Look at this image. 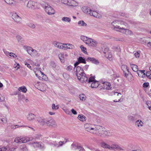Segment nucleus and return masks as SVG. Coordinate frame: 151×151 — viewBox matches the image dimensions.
<instances>
[{"label":"nucleus","mask_w":151,"mask_h":151,"mask_svg":"<svg viewBox=\"0 0 151 151\" xmlns=\"http://www.w3.org/2000/svg\"><path fill=\"white\" fill-rule=\"evenodd\" d=\"M86 131L91 134L104 137L109 135V132L105 130V128L100 125L86 123L84 126Z\"/></svg>","instance_id":"1"},{"label":"nucleus","mask_w":151,"mask_h":151,"mask_svg":"<svg viewBox=\"0 0 151 151\" xmlns=\"http://www.w3.org/2000/svg\"><path fill=\"white\" fill-rule=\"evenodd\" d=\"M113 29L115 30L121 32L128 35H131L132 34V31L125 28L127 23L121 20H116L111 23Z\"/></svg>","instance_id":"2"},{"label":"nucleus","mask_w":151,"mask_h":151,"mask_svg":"<svg viewBox=\"0 0 151 151\" xmlns=\"http://www.w3.org/2000/svg\"><path fill=\"white\" fill-rule=\"evenodd\" d=\"M81 39L87 45L93 47H96L98 45L97 42L92 38L86 36L81 35L80 36Z\"/></svg>","instance_id":"3"},{"label":"nucleus","mask_w":151,"mask_h":151,"mask_svg":"<svg viewBox=\"0 0 151 151\" xmlns=\"http://www.w3.org/2000/svg\"><path fill=\"white\" fill-rule=\"evenodd\" d=\"M100 145L103 148L110 150H120L122 149L119 145L116 143H113L110 145L105 142H102L101 143Z\"/></svg>","instance_id":"4"},{"label":"nucleus","mask_w":151,"mask_h":151,"mask_svg":"<svg viewBox=\"0 0 151 151\" xmlns=\"http://www.w3.org/2000/svg\"><path fill=\"white\" fill-rule=\"evenodd\" d=\"M24 49L26 50L28 53L32 56L37 57H39L40 54L39 52L36 50L33 49L32 47L25 45L23 47Z\"/></svg>","instance_id":"5"},{"label":"nucleus","mask_w":151,"mask_h":151,"mask_svg":"<svg viewBox=\"0 0 151 151\" xmlns=\"http://www.w3.org/2000/svg\"><path fill=\"white\" fill-rule=\"evenodd\" d=\"M32 139L33 138L30 137H17L15 139L14 142L17 143H25Z\"/></svg>","instance_id":"6"},{"label":"nucleus","mask_w":151,"mask_h":151,"mask_svg":"<svg viewBox=\"0 0 151 151\" xmlns=\"http://www.w3.org/2000/svg\"><path fill=\"white\" fill-rule=\"evenodd\" d=\"M27 7L29 9H34L39 8V4L37 2L30 0L28 2Z\"/></svg>","instance_id":"7"},{"label":"nucleus","mask_w":151,"mask_h":151,"mask_svg":"<svg viewBox=\"0 0 151 151\" xmlns=\"http://www.w3.org/2000/svg\"><path fill=\"white\" fill-rule=\"evenodd\" d=\"M44 8L45 11L48 15H53L55 13L54 9L50 6L48 4L45 5Z\"/></svg>","instance_id":"8"},{"label":"nucleus","mask_w":151,"mask_h":151,"mask_svg":"<svg viewBox=\"0 0 151 151\" xmlns=\"http://www.w3.org/2000/svg\"><path fill=\"white\" fill-rule=\"evenodd\" d=\"M78 77L77 78L80 82L83 84L88 83V78L86 76L85 74L84 73Z\"/></svg>","instance_id":"9"},{"label":"nucleus","mask_w":151,"mask_h":151,"mask_svg":"<svg viewBox=\"0 0 151 151\" xmlns=\"http://www.w3.org/2000/svg\"><path fill=\"white\" fill-rule=\"evenodd\" d=\"M76 73L77 77L84 73L83 68L80 66L76 67Z\"/></svg>","instance_id":"10"},{"label":"nucleus","mask_w":151,"mask_h":151,"mask_svg":"<svg viewBox=\"0 0 151 151\" xmlns=\"http://www.w3.org/2000/svg\"><path fill=\"white\" fill-rule=\"evenodd\" d=\"M12 17L14 20L17 22H19L21 21V19L20 17L16 13H12Z\"/></svg>","instance_id":"11"},{"label":"nucleus","mask_w":151,"mask_h":151,"mask_svg":"<svg viewBox=\"0 0 151 151\" xmlns=\"http://www.w3.org/2000/svg\"><path fill=\"white\" fill-rule=\"evenodd\" d=\"M86 60L88 62H91L92 63L96 65L99 63V60L93 57H88L86 59Z\"/></svg>","instance_id":"12"},{"label":"nucleus","mask_w":151,"mask_h":151,"mask_svg":"<svg viewBox=\"0 0 151 151\" xmlns=\"http://www.w3.org/2000/svg\"><path fill=\"white\" fill-rule=\"evenodd\" d=\"M78 2L74 0H68V6L73 7H76L78 6Z\"/></svg>","instance_id":"13"},{"label":"nucleus","mask_w":151,"mask_h":151,"mask_svg":"<svg viewBox=\"0 0 151 151\" xmlns=\"http://www.w3.org/2000/svg\"><path fill=\"white\" fill-rule=\"evenodd\" d=\"M68 56V55L66 53H61L58 55V57L61 62L62 63L65 62V59Z\"/></svg>","instance_id":"14"},{"label":"nucleus","mask_w":151,"mask_h":151,"mask_svg":"<svg viewBox=\"0 0 151 151\" xmlns=\"http://www.w3.org/2000/svg\"><path fill=\"white\" fill-rule=\"evenodd\" d=\"M33 71L36 76L41 80L42 78L39 76V75H40L41 73H42V72L40 71V68H35L34 69Z\"/></svg>","instance_id":"15"},{"label":"nucleus","mask_w":151,"mask_h":151,"mask_svg":"<svg viewBox=\"0 0 151 151\" xmlns=\"http://www.w3.org/2000/svg\"><path fill=\"white\" fill-rule=\"evenodd\" d=\"M81 9L83 12L89 14H90L92 10L89 7L86 6L82 7Z\"/></svg>","instance_id":"16"},{"label":"nucleus","mask_w":151,"mask_h":151,"mask_svg":"<svg viewBox=\"0 0 151 151\" xmlns=\"http://www.w3.org/2000/svg\"><path fill=\"white\" fill-rule=\"evenodd\" d=\"M71 148L73 149H76L78 151H85L84 149L81 146H77L74 144L71 145Z\"/></svg>","instance_id":"17"},{"label":"nucleus","mask_w":151,"mask_h":151,"mask_svg":"<svg viewBox=\"0 0 151 151\" xmlns=\"http://www.w3.org/2000/svg\"><path fill=\"white\" fill-rule=\"evenodd\" d=\"M32 144L34 148H40L41 149H43L45 147L43 144H40L37 142H35Z\"/></svg>","instance_id":"18"},{"label":"nucleus","mask_w":151,"mask_h":151,"mask_svg":"<svg viewBox=\"0 0 151 151\" xmlns=\"http://www.w3.org/2000/svg\"><path fill=\"white\" fill-rule=\"evenodd\" d=\"M90 15L91 16H93L97 18L101 17V15L100 14L98 13L97 12L93 10H91L90 14Z\"/></svg>","instance_id":"19"},{"label":"nucleus","mask_w":151,"mask_h":151,"mask_svg":"<svg viewBox=\"0 0 151 151\" xmlns=\"http://www.w3.org/2000/svg\"><path fill=\"white\" fill-rule=\"evenodd\" d=\"M47 86L44 83H40L38 87V88L40 91H43L46 89Z\"/></svg>","instance_id":"20"},{"label":"nucleus","mask_w":151,"mask_h":151,"mask_svg":"<svg viewBox=\"0 0 151 151\" xmlns=\"http://www.w3.org/2000/svg\"><path fill=\"white\" fill-rule=\"evenodd\" d=\"M103 84L104 89L107 90H109L111 89V84L110 83L106 82L104 83Z\"/></svg>","instance_id":"21"},{"label":"nucleus","mask_w":151,"mask_h":151,"mask_svg":"<svg viewBox=\"0 0 151 151\" xmlns=\"http://www.w3.org/2000/svg\"><path fill=\"white\" fill-rule=\"evenodd\" d=\"M53 45L56 47L61 49L62 43L57 41H54L52 42Z\"/></svg>","instance_id":"22"},{"label":"nucleus","mask_w":151,"mask_h":151,"mask_svg":"<svg viewBox=\"0 0 151 151\" xmlns=\"http://www.w3.org/2000/svg\"><path fill=\"white\" fill-rule=\"evenodd\" d=\"M144 124L143 122L139 119L137 120L135 122L136 126L138 128H141L142 127Z\"/></svg>","instance_id":"23"},{"label":"nucleus","mask_w":151,"mask_h":151,"mask_svg":"<svg viewBox=\"0 0 151 151\" xmlns=\"http://www.w3.org/2000/svg\"><path fill=\"white\" fill-rule=\"evenodd\" d=\"M78 26L80 27H86L87 26V24L83 20H80L78 22Z\"/></svg>","instance_id":"24"},{"label":"nucleus","mask_w":151,"mask_h":151,"mask_svg":"<svg viewBox=\"0 0 151 151\" xmlns=\"http://www.w3.org/2000/svg\"><path fill=\"white\" fill-rule=\"evenodd\" d=\"M35 116L34 114L30 113L27 115V118L28 120L31 121H33L35 119Z\"/></svg>","instance_id":"25"},{"label":"nucleus","mask_w":151,"mask_h":151,"mask_svg":"<svg viewBox=\"0 0 151 151\" xmlns=\"http://www.w3.org/2000/svg\"><path fill=\"white\" fill-rule=\"evenodd\" d=\"M121 68L123 71L124 74L125 73H128L129 72V69L126 65H122Z\"/></svg>","instance_id":"26"},{"label":"nucleus","mask_w":151,"mask_h":151,"mask_svg":"<svg viewBox=\"0 0 151 151\" xmlns=\"http://www.w3.org/2000/svg\"><path fill=\"white\" fill-rule=\"evenodd\" d=\"M145 71V70H138L137 73L140 77L144 78L145 76V74L144 73Z\"/></svg>","instance_id":"27"},{"label":"nucleus","mask_w":151,"mask_h":151,"mask_svg":"<svg viewBox=\"0 0 151 151\" xmlns=\"http://www.w3.org/2000/svg\"><path fill=\"white\" fill-rule=\"evenodd\" d=\"M62 21L64 22L70 23L71 22V19L69 17H64L62 18Z\"/></svg>","instance_id":"28"},{"label":"nucleus","mask_w":151,"mask_h":151,"mask_svg":"<svg viewBox=\"0 0 151 151\" xmlns=\"http://www.w3.org/2000/svg\"><path fill=\"white\" fill-rule=\"evenodd\" d=\"M38 122L42 125H43L47 123L44 119L39 118L37 119Z\"/></svg>","instance_id":"29"},{"label":"nucleus","mask_w":151,"mask_h":151,"mask_svg":"<svg viewBox=\"0 0 151 151\" xmlns=\"http://www.w3.org/2000/svg\"><path fill=\"white\" fill-rule=\"evenodd\" d=\"M78 119L82 122L86 121V116L82 114L79 115L78 116Z\"/></svg>","instance_id":"30"},{"label":"nucleus","mask_w":151,"mask_h":151,"mask_svg":"<svg viewBox=\"0 0 151 151\" xmlns=\"http://www.w3.org/2000/svg\"><path fill=\"white\" fill-rule=\"evenodd\" d=\"M124 75L126 77L129 81H131L133 78V76L132 74L129 72L128 73H125Z\"/></svg>","instance_id":"31"},{"label":"nucleus","mask_w":151,"mask_h":151,"mask_svg":"<svg viewBox=\"0 0 151 151\" xmlns=\"http://www.w3.org/2000/svg\"><path fill=\"white\" fill-rule=\"evenodd\" d=\"M104 54H105L106 57L109 60H112V55L109 51L107 52H106L104 51Z\"/></svg>","instance_id":"32"},{"label":"nucleus","mask_w":151,"mask_h":151,"mask_svg":"<svg viewBox=\"0 0 151 151\" xmlns=\"http://www.w3.org/2000/svg\"><path fill=\"white\" fill-rule=\"evenodd\" d=\"M99 85V83L98 81H95L92 83L91 84V87L92 88H96Z\"/></svg>","instance_id":"33"},{"label":"nucleus","mask_w":151,"mask_h":151,"mask_svg":"<svg viewBox=\"0 0 151 151\" xmlns=\"http://www.w3.org/2000/svg\"><path fill=\"white\" fill-rule=\"evenodd\" d=\"M65 69L68 72H71L73 70V67L72 66L70 65H69L66 67Z\"/></svg>","instance_id":"34"},{"label":"nucleus","mask_w":151,"mask_h":151,"mask_svg":"<svg viewBox=\"0 0 151 151\" xmlns=\"http://www.w3.org/2000/svg\"><path fill=\"white\" fill-rule=\"evenodd\" d=\"M18 90L19 91L23 92L24 93H26L27 91V89L24 86L19 87L18 88Z\"/></svg>","instance_id":"35"},{"label":"nucleus","mask_w":151,"mask_h":151,"mask_svg":"<svg viewBox=\"0 0 151 151\" xmlns=\"http://www.w3.org/2000/svg\"><path fill=\"white\" fill-rule=\"evenodd\" d=\"M130 66L133 71L137 72L138 71V66L136 65L131 64Z\"/></svg>","instance_id":"36"},{"label":"nucleus","mask_w":151,"mask_h":151,"mask_svg":"<svg viewBox=\"0 0 151 151\" xmlns=\"http://www.w3.org/2000/svg\"><path fill=\"white\" fill-rule=\"evenodd\" d=\"M78 61L80 63L86 64V63L85 59L82 57H79L78 59Z\"/></svg>","instance_id":"37"},{"label":"nucleus","mask_w":151,"mask_h":151,"mask_svg":"<svg viewBox=\"0 0 151 151\" xmlns=\"http://www.w3.org/2000/svg\"><path fill=\"white\" fill-rule=\"evenodd\" d=\"M9 57L13 59H16L17 56L16 54L13 52H10Z\"/></svg>","instance_id":"38"},{"label":"nucleus","mask_w":151,"mask_h":151,"mask_svg":"<svg viewBox=\"0 0 151 151\" xmlns=\"http://www.w3.org/2000/svg\"><path fill=\"white\" fill-rule=\"evenodd\" d=\"M79 98L81 100L84 101L86 100V97L84 94H81L79 95Z\"/></svg>","instance_id":"39"},{"label":"nucleus","mask_w":151,"mask_h":151,"mask_svg":"<svg viewBox=\"0 0 151 151\" xmlns=\"http://www.w3.org/2000/svg\"><path fill=\"white\" fill-rule=\"evenodd\" d=\"M7 4H11L16 2L15 0H4Z\"/></svg>","instance_id":"40"},{"label":"nucleus","mask_w":151,"mask_h":151,"mask_svg":"<svg viewBox=\"0 0 151 151\" xmlns=\"http://www.w3.org/2000/svg\"><path fill=\"white\" fill-rule=\"evenodd\" d=\"M52 110L55 111L59 108V106L58 105H56L55 104H53L52 105Z\"/></svg>","instance_id":"41"},{"label":"nucleus","mask_w":151,"mask_h":151,"mask_svg":"<svg viewBox=\"0 0 151 151\" xmlns=\"http://www.w3.org/2000/svg\"><path fill=\"white\" fill-rule=\"evenodd\" d=\"M20 151H27V149L26 146L24 145H22L20 147Z\"/></svg>","instance_id":"42"},{"label":"nucleus","mask_w":151,"mask_h":151,"mask_svg":"<svg viewBox=\"0 0 151 151\" xmlns=\"http://www.w3.org/2000/svg\"><path fill=\"white\" fill-rule=\"evenodd\" d=\"M96 81H95V77H90L89 79H88V83H92L93 82Z\"/></svg>","instance_id":"43"},{"label":"nucleus","mask_w":151,"mask_h":151,"mask_svg":"<svg viewBox=\"0 0 151 151\" xmlns=\"http://www.w3.org/2000/svg\"><path fill=\"white\" fill-rule=\"evenodd\" d=\"M61 49L67 50L68 49V43H63L61 47Z\"/></svg>","instance_id":"44"},{"label":"nucleus","mask_w":151,"mask_h":151,"mask_svg":"<svg viewBox=\"0 0 151 151\" xmlns=\"http://www.w3.org/2000/svg\"><path fill=\"white\" fill-rule=\"evenodd\" d=\"M50 123H51L52 124H50L49 126L50 127H55V126H56V124L55 122L52 120H51L50 121Z\"/></svg>","instance_id":"45"},{"label":"nucleus","mask_w":151,"mask_h":151,"mask_svg":"<svg viewBox=\"0 0 151 151\" xmlns=\"http://www.w3.org/2000/svg\"><path fill=\"white\" fill-rule=\"evenodd\" d=\"M68 139H65V141H60L59 142V145L60 146H62L63 145L65 144L67 141Z\"/></svg>","instance_id":"46"},{"label":"nucleus","mask_w":151,"mask_h":151,"mask_svg":"<svg viewBox=\"0 0 151 151\" xmlns=\"http://www.w3.org/2000/svg\"><path fill=\"white\" fill-rule=\"evenodd\" d=\"M121 95V94L120 93L118 92H115V91H112L111 93V96H120Z\"/></svg>","instance_id":"47"},{"label":"nucleus","mask_w":151,"mask_h":151,"mask_svg":"<svg viewBox=\"0 0 151 151\" xmlns=\"http://www.w3.org/2000/svg\"><path fill=\"white\" fill-rule=\"evenodd\" d=\"M50 66L53 68H55L56 67V64L53 61H51L50 63Z\"/></svg>","instance_id":"48"},{"label":"nucleus","mask_w":151,"mask_h":151,"mask_svg":"<svg viewBox=\"0 0 151 151\" xmlns=\"http://www.w3.org/2000/svg\"><path fill=\"white\" fill-rule=\"evenodd\" d=\"M7 118L6 117H4L1 119V121L3 124H6L7 122Z\"/></svg>","instance_id":"49"},{"label":"nucleus","mask_w":151,"mask_h":151,"mask_svg":"<svg viewBox=\"0 0 151 151\" xmlns=\"http://www.w3.org/2000/svg\"><path fill=\"white\" fill-rule=\"evenodd\" d=\"M68 49H73L74 48L75 46L74 45L69 43H68Z\"/></svg>","instance_id":"50"},{"label":"nucleus","mask_w":151,"mask_h":151,"mask_svg":"<svg viewBox=\"0 0 151 151\" xmlns=\"http://www.w3.org/2000/svg\"><path fill=\"white\" fill-rule=\"evenodd\" d=\"M146 76L148 78L151 79V71H148L146 73Z\"/></svg>","instance_id":"51"},{"label":"nucleus","mask_w":151,"mask_h":151,"mask_svg":"<svg viewBox=\"0 0 151 151\" xmlns=\"http://www.w3.org/2000/svg\"><path fill=\"white\" fill-rule=\"evenodd\" d=\"M68 0H61V2L62 4L65 5H68Z\"/></svg>","instance_id":"52"},{"label":"nucleus","mask_w":151,"mask_h":151,"mask_svg":"<svg viewBox=\"0 0 151 151\" xmlns=\"http://www.w3.org/2000/svg\"><path fill=\"white\" fill-rule=\"evenodd\" d=\"M89 67V65H86L84 66L83 67V71L84 70H85L86 71H87L88 68Z\"/></svg>","instance_id":"53"},{"label":"nucleus","mask_w":151,"mask_h":151,"mask_svg":"<svg viewBox=\"0 0 151 151\" xmlns=\"http://www.w3.org/2000/svg\"><path fill=\"white\" fill-rule=\"evenodd\" d=\"M63 76L64 78L66 79H68L69 77V76L68 74L66 73H64L63 74Z\"/></svg>","instance_id":"54"},{"label":"nucleus","mask_w":151,"mask_h":151,"mask_svg":"<svg viewBox=\"0 0 151 151\" xmlns=\"http://www.w3.org/2000/svg\"><path fill=\"white\" fill-rule=\"evenodd\" d=\"M63 110L66 114H70V112L68 109H63Z\"/></svg>","instance_id":"55"},{"label":"nucleus","mask_w":151,"mask_h":151,"mask_svg":"<svg viewBox=\"0 0 151 151\" xmlns=\"http://www.w3.org/2000/svg\"><path fill=\"white\" fill-rule=\"evenodd\" d=\"M134 56L137 58H139V53L138 52H134Z\"/></svg>","instance_id":"56"},{"label":"nucleus","mask_w":151,"mask_h":151,"mask_svg":"<svg viewBox=\"0 0 151 151\" xmlns=\"http://www.w3.org/2000/svg\"><path fill=\"white\" fill-rule=\"evenodd\" d=\"M24 63L25 65H27V67L28 68H29L30 69H31V66L26 61H25L24 62Z\"/></svg>","instance_id":"57"},{"label":"nucleus","mask_w":151,"mask_h":151,"mask_svg":"<svg viewBox=\"0 0 151 151\" xmlns=\"http://www.w3.org/2000/svg\"><path fill=\"white\" fill-rule=\"evenodd\" d=\"M16 38L18 41L21 40L22 38L21 36L19 35H17L16 36Z\"/></svg>","instance_id":"58"},{"label":"nucleus","mask_w":151,"mask_h":151,"mask_svg":"<svg viewBox=\"0 0 151 151\" xmlns=\"http://www.w3.org/2000/svg\"><path fill=\"white\" fill-rule=\"evenodd\" d=\"M114 47V49L116 51H120V47L118 46Z\"/></svg>","instance_id":"59"},{"label":"nucleus","mask_w":151,"mask_h":151,"mask_svg":"<svg viewBox=\"0 0 151 151\" xmlns=\"http://www.w3.org/2000/svg\"><path fill=\"white\" fill-rule=\"evenodd\" d=\"M80 48L81 49V50L83 52H86V49L83 46L81 45L80 46Z\"/></svg>","instance_id":"60"},{"label":"nucleus","mask_w":151,"mask_h":151,"mask_svg":"<svg viewBox=\"0 0 151 151\" xmlns=\"http://www.w3.org/2000/svg\"><path fill=\"white\" fill-rule=\"evenodd\" d=\"M149 83L148 82L144 83L143 84V87L144 88H147L149 86Z\"/></svg>","instance_id":"61"},{"label":"nucleus","mask_w":151,"mask_h":151,"mask_svg":"<svg viewBox=\"0 0 151 151\" xmlns=\"http://www.w3.org/2000/svg\"><path fill=\"white\" fill-rule=\"evenodd\" d=\"M28 25L29 27L32 28H35V25L32 23H29L28 24Z\"/></svg>","instance_id":"62"},{"label":"nucleus","mask_w":151,"mask_h":151,"mask_svg":"<svg viewBox=\"0 0 151 151\" xmlns=\"http://www.w3.org/2000/svg\"><path fill=\"white\" fill-rule=\"evenodd\" d=\"M7 150V148L5 147L0 148V151H6Z\"/></svg>","instance_id":"63"},{"label":"nucleus","mask_w":151,"mask_h":151,"mask_svg":"<svg viewBox=\"0 0 151 151\" xmlns=\"http://www.w3.org/2000/svg\"><path fill=\"white\" fill-rule=\"evenodd\" d=\"M147 46L151 48V39L149 42H148L147 41Z\"/></svg>","instance_id":"64"}]
</instances>
